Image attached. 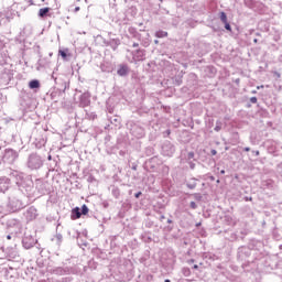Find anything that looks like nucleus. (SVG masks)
<instances>
[{"instance_id": "43", "label": "nucleus", "mask_w": 282, "mask_h": 282, "mask_svg": "<svg viewBox=\"0 0 282 282\" xmlns=\"http://www.w3.org/2000/svg\"><path fill=\"white\" fill-rule=\"evenodd\" d=\"M7 239H12V236H11V235H8V236H7Z\"/></svg>"}, {"instance_id": "52", "label": "nucleus", "mask_w": 282, "mask_h": 282, "mask_svg": "<svg viewBox=\"0 0 282 282\" xmlns=\"http://www.w3.org/2000/svg\"><path fill=\"white\" fill-rule=\"evenodd\" d=\"M161 219H164V216H161Z\"/></svg>"}, {"instance_id": "34", "label": "nucleus", "mask_w": 282, "mask_h": 282, "mask_svg": "<svg viewBox=\"0 0 282 282\" xmlns=\"http://www.w3.org/2000/svg\"><path fill=\"white\" fill-rule=\"evenodd\" d=\"M57 272H59V274H64L65 270L58 268V269H57Z\"/></svg>"}, {"instance_id": "10", "label": "nucleus", "mask_w": 282, "mask_h": 282, "mask_svg": "<svg viewBox=\"0 0 282 282\" xmlns=\"http://www.w3.org/2000/svg\"><path fill=\"white\" fill-rule=\"evenodd\" d=\"M37 213H36V208L34 207H30L28 210H26V219H36L37 217Z\"/></svg>"}, {"instance_id": "4", "label": "nucleus", "mask_w": 282, "mask_h": 282, "mask_svg": "<svg viewBox=\"0 0 282 282\" xmlns=\"http://www.w3.org/2000/svg\"><path fill=\"white\" fill-rule=\"evenodd\" d=\"M10 80H12V72L8 68H3L0 72V86L6 87V85H10Z\"/></svg>"}, {"instance_id": "41", "label": "nucleus", "mask_w": 282, "mask_h": 282, "mask_svg": "<svg viewBox=\"0 0 282 282\" xmlns=\"http://www.w3.org/2000/svg\"><path fill=\"white\" fill-rule=\"evenodd\" d=\"M243 151L248 152V151H250V148L247 147V148L243 149Z\"/></svg>"}, {"instance_id": "20", "label": "nucleus", "mask_w": 282, "mask_h": 282, "mask_svg": "<svg viewBox=\"0 0 282 282\" xmlns=\"http://www.w3.org/2000/svg\"><path fill=\"white\" fill-rule=\"evenodd\" d=\"M55 239L57 241V246H61V243H63V235L56 234Z\"/></svg>"}, {"instance_id": "2", "label": "nucleus", "mask_w": 282, "mask_h": 282, "mask_svg": "<svg viewBox=\"0 0 282 282\" xmlns=\"http://www.w3.org/2000/svg\"><path fill=\"white\" fill-rule=\"evenodd\" d=\"M43 166V158L37 153H31L26 159V167L30 171H39Z\"/></svg>"}, {"instance_id": "39", "label": "nucleus", "mask_w": 282, "mask_h": 282, "mask_svg": "<svg viewBox=\"0 0 282 282\" xmlns=\"http://www.w3.org/2000/svg\"><path fill=\"white\" fill-rule=\"evenodd\" d=\"M187 263H189V264H191V263H195V260H194V259H191V260L187 261Z\"/></svg>"}, {"instance_id": "36", "label": "nucleus", "mask_w": 282, "mask_h": 282, "mask_svg": "<svg viewBox=\"0 0 282 282\" xmlns=\"http://www.w3.org/2000/svg\"><path fill=\"white\" fill-rule=\"evenodd\" d=\"M193 269H194V270H199V265L194 264V265H193Z\"/></svg>"}, {"instance_id": "44", "label": "nucleus", "mask_w": 282, "mask_h": 282, "mask_svg": "<svg viewBox=\"0 0 282 282\" xmlns=\"http://www.w3.org/2000/svg\"><path fill=\"white\" fill-rule=\"evenodd\" d=\"M210 180H212V182H215V177L214 176H210Z\"/></svg>"}, {"instance_id": "13", "label": "nucleus", "mask_w": 282, "mask_h": 282, "mask_svg": "<svg viewBox=\"0 0 282 282\" xmlns=\"http://www.w3.org/2000/svg\"><path fill=\"white\" fill-rule=\"evenodd\" d=\"M82 215H83V214H82L79 207H75V208L72 210V219H80Z\"/></svg>"}, {"instance_id": "21", "label": "nucleus", "mask_w": 282, "mask_h": 282, "mask_svg": "<svg viewBox=\"0 0 282 282\" xmlns=\"http://www.w3.org/2000/svg\"><path fill=\"white\" fill-rule=\"evenodd\" d=\"M112 195L116 197V199H118V197H120V189L117 187L112 188Z\"/></svg>"}, {"instance_id": "33", "label": "nucleus", "mask_w": 282, "mask_h": 282, "mask_svg": "<svg viewBox=\"0 0 282 282\" xmlns=\"http://www.w3.org/2000/svg\"><path fill=\"white\" fill-rule=\"evenodd\" d=\"M140 195H142V192H138L137 194H134V197L138 199V197H140Z\"/></svg>"}, {"instance_id": "37", "label": "nucleus", "mask_w": 282, "mask_h": 282, "mask_svg": "<svg viewBox=\"0 0 282 282\" xmlns=\"http://www.w3.org/2000/svg\"><path fill=\"white\" fill-rule=\"evenodd\" d=\"M80 11V7H76L74 12H79Z\"/></svg>"}, {"instance_id": "18", "label": "nucleus", "mask_w": 282, "mask_h": 282, "mask_svg": "<svg viewBox=\"0 0 282 282\" xmlns=\"http://www.w3.org/2000/svg\"><path fill=\"white\" fill-rule=\"evenodd\" d=\"M155 36H156V39H164V37L169 36V32H166V31H158L155 33Z\"/></svg>"}, {"instance_id": "49", "label": "nucleus", "mask_w": 282, "mask_h": 282, "mask_svg": "<svg viewBox=\"0 0 282 282\" xmlns=\"http://www.w3.org/2000/svg\"><path fill=\"white\" fill-rule=\"evenodd\" d=\"M52 78H53L54 80H56V77H54V75H52Z\"/></svg>"}, {"instance_id": "25", "label": "nucleus", "mask_w": 282, "mask_h": 282, "mask_svg": "<svg viewBox=\"0 0 282 282\" xmlns=\"http://www.w3.org/2000/svg\"><path fill=\"white\" fill-rule=\"evenodd\" d=\"M194 199H196V202H202V194L199 193L194 194Z\"/></svg>"}, {"instance_id": "7", "label": "nucleus", "mask_w": 282, "mask_h": 282, "mask_svg": "<svg viewBox=\"0 0 282 282\" xmlns=\"http://www.w3.org/2000/svg\"><path fill=\"white\" fill-rule=\"evenodd\" d=\"M163 154L171 156L175 153V147L171 142H165L162 147Z\"/></svg>"}, {"instance_id": "22", "label": "nucleus", "mask_w": 282, "mask_h": 282, "mask_svg": "<svg viewBox=\"0 0 282 282\" xmlns=\"http://www.w3.org/2000/svg\"><path fill=\"white\" fill-rule=\"evenodd\" d=\"M182 273L184 274V276H191V269H188V268H183V269H182Z\"/></svg>"}, {"instance_id": "28", "label": "nucleus", "mask_w": 282, "mask_h": 282, "mask_svg": "<svg viewBox=\"0 0 282 282\" xmlns=\"http://www.w3.org/2000/svg\"><path fill=\"white\" fill-rule=\"evenodd\" d=\"M195 158V152H188L187 160H193Z\"/></svg>"}, {"instance_id": "9", "label": "nucleus", "mask_w": 282, "mask_h": 282, "mask_svg": "<svg viewBox=\"0 0 282 282\" xmlns=\"http://www.w3.org/2000/svg\"><path fill=\"white\" fill-rule=\"evenodd\" d=\"M145 52L147 51H144V50H137V51L132 52L133 61H144V56H147Z\"/></svg>"}, {"instance_id": "48", "label": "nucleus", "mask_w": 282, "mask_h": 282, "mask_svg": "<svg viewBox=\"0 0 282 282\" xmlns=\"http://www.w3.org/2000/svg\"><path fill=\"white\" fill-rule=\"evenodd\" d=\"M253 43H258V40H257V39H254V40H253Z\"/></svg>"}, {"instance_id": "15", "label": "nucleus", "mask_w": 282, "mask_h": 282, "mask_svg": "<svg viewBox=\"0 0 282 282\" xmlns=\"http://www.w3.org/2000/svg\"><path fill=\"white\" fill-rule=\"evenodd\" d=\"M187 188H189L191 191H193L194 188H196L197 186V181H195V178H192L191 181H188L186 183Z\"/></svg>"}, {"instance_id": "51", "label": "nucleus", "mask_w": 282, "mask_h": 282, "mask_svg": "<svg viewBox=\"0 0 282 282\" xmlns=\"http://www.w3.org/2000/svg\"><path fill=\"white\" fill-rule=\"evenodd\" d=\"M115 120V122H118V119H113Z\"/></svg>"}, {"instance_id": "24", "label": "nucleus", "mask_w": 282, "mask_h": 282, "mask_svg": "<svg viewBox=\"0 0 282 282\" xmlns=\"http://www.w3.org/2000/svg\"><path fill=\"white\" fill-rule=\"evenodd\" d=\"M87 213H89V207H87V205H83L82 206V215H87Z\"/></svg>"}, {"instance_id": "47", "label": "nucleus", "mask_w": 282, "mask_h": 282, "mask_svg": "<svg viewBox=\"0 0 282 282\" xmlns=\"http://www.w3.org/2000/svg\"><path fill=\"white\" fill-rule=\"evenodd\" d=\"M261 88H263V86H258V87H257V89H261Z\"/></svg>"}, {"instance_id": "23", "label": "nucleus", "mask_w": 282, "mask_h": 282, "mask_svg": "<svg viewBox=\"0 0 282 282\" xmlns=\"http://www.w3.org/2000/svg\"><path fill=\"white\" fill-rule=\"evenodd\" d=\"M132 133L135 135V138H142L144 135V130H139L138 134H135V130H132Z\"/></svg>"}, {"instance_id": "42", "label": "nucleus", "mask_w": 282, "mask_h": 282, "mask_svg": "<svg viewBox=\"0 0 282 282\" xmlns=\"http://www.w3.org/2000/svg\"><path fill=\"white\" fill-rule=\"evenodd\" d=\"M167 135H171V130H166Z\"/></svg>"}, {"instance_id": "30", "label": "nucleus", "mask_w": 282, "mask_h": 282, "mask_svg": "<svg viewBox=\"0 0 282 282\" xmlns=\"http://www.w3.org/2000/svg\"><path fill=\"white\" fill-rule=\"evenodd\" d=\"M252 153H253V155H256V158H259V155H260L259 150L252 151Z\"/></svg>"}, {"instance_id": "6", "label": "nucleus", "mask_w": 282, "mask_h": 282, "mask_svg": "<svg viewBox=\"0 0 282 282\" xmlns=\"http://www.w3.org/2000/svg\"><path fill=\"white\" fill-rule=\"evenodd\" d=\"M35 188L40 195H45L47 193V182L42 181V180H36L35 181Z\"/></svg>"}, {"instance_id": "35", "label": "nucleus", "mask_w": 282, "mask_h": 282, "mask_svg": "<svg viewBox=\"0 0 282 282\" xmlns=\"http://www.w3.org/2000/svg\"><path fill=\"white\" fill-rule=\"evenodd\" d=\"M132 47H140V44L139 43H133Z\"/></svg>"}, {"instance_id": "40", "label": "nucleus", "mask_w": 282, "mask_h": 282, "mask_svg": "<svg viewBox=\"0 0 282 282\" xmlns=\"http://www.w3.org/2000/svg\"><path fill=\"white\" fill-rule=\"evenodd\" d=\"M220 174H221V175H225V174H226V171H225V170H221V171H220Z\"/></svg>"}, {"instance_id": "46", "label": "nucleus", "mask_w": 282, "mask_h": 282, "mask_svg": "<svg viewBox=\"0 0 282 282\" xmlns=\"http://www.w3.org/2000/svg\"><path fill=\"white\" fill-rule=\"evenodd\" d=\"M154 43L158 45V43H160V41L155 40Z\"/></svg>"}, {"instance_id": "45", "label": "nucleus", "mask_w": 282, "mask_h": 282, "mask_svg": "<svg viewBox=\"0 0 282 282\" xmlns=\"http://www.w3.org/2000/svg\"><path fill=\"white\" fill-rule=\"evenodd\" d=\"M167 224H173V220L169 219V220H167Z\"/></svg>"}, {"instance_id": "50", "label": "nucleus", "mask_w": 282, "mask_h": 282, "mask_svg": "<svg viewBox=\"0 0 282 282\" xmlns=\"http://www.w3.org/2000/svg\"><path fill=\"white\" fill-rule=\"evenodd\" d=\"M164 282H171V280L166 279Z\"/></svg>"}, {"instance_id": "3", "label": "nucleus", "mask_w": 282, "mask_h": 282, "mask_svg": "<svg viewBox=\"0 0 282 282\" xmlns=\"http://www.w3.org/2000/svg\"><path fill=\"white\" fill-rule=\"evenodd\" d=\"M2 160L6 164H14L19 160V152L13 149H6Z\"/></svg>"}, {"instance_id": "19", "label": "nucleus", "mask_w": 282, "mask_h": 282, "mask_svg": "<svg viewBox=\"0 0 282 282\" xmlns=\"http://www.w3.org/2000/svg\"><path fill=\"white\" fill-rule=\"evenodd\" d=\"M220 21H223V23H228V15H226V12H220Z\"/></svg>"}, {"instance_id": "12", "label": "nucleus", "mask_w": 282, "mask_h": 282, "mask_svg": "<svg viewBox=\"0 0 282 282\" xmlns=\"http://www.w3.org/2000/svg\"><path fill=\"white\" fill-rule=\"evenodd\" d=\"M118 76H127L129 74V66L121 65L117 70Z\"/></svg>"}, {"instance_id": "32", "label": "nucleus", "mask_w": 282, "mask_h": 282, "mask_svg": "<svg viewBox=\"0 0 282 282\" xmlns=\"http://www.w3.org/2000/svg\"><path fill=\"white\" fill-rule=\"evenodd\" d=\"M189 169H192V171L195 169V163L189 162Z\"/></svg>"}, {"instance_id": "5", "label": "nucleus", "mask_w": 282, "mask_h": 282, "mask_svg": "<svg viewBox=\"0 0 282 282\" xmlns=\"http://www.w3.org/2000/svg\"><path fill=\"white\" fill-rule=\"evenodd\" d=\"M36 245V239L32 236H24L22 239V246L25 248V250H30V248H34Z\"/></svg>"}, {"instance_id": "31", "label": "nucleus", "mask_w": 282, "mask_h": 282, "mask_svg": "<svg viewBox=\"0 0 282 282\" xmlns=\"http://www.w3.org/2000/svg\"><path fill=\"white\" fill-rule=\"evenodd\" d=\"M214 130L217 131V132L221 131V126H216V127L214 128Z\"/></svg>"}, {"instance_id": "8", "label": "nucleus", "mask_w": 282, "mask_h": 282, "mask_svg": "<svg viewBox=\"0 0 282 282\" xmlns=\"http://www.w3.org/2000/svg\"><path fill=\"white\" fill-rule=\"evenodd\" d=\"M10 188V178L3 176L0 177V193H6Z\"/></svg>"}, {"instance_id": "38", "label": "nucleus", "mask_w": 282, "mask_h": 282, "mask_svg": "<svg viewBox=\"0 0 282 282\" xmlns=\"http://www.w3.org/2000/svg\"><path fill=\"white\" fill-rule=\"evenodd\" d=\"M212 155H217V150H212Z\"/></svg>"}, {"instance_id": "29", "label": "nucleus", "mask_w": 282, "mask_h": 282, "mask_svg": "<svg viewBox=\"0 0 282 282\" xmlns=\"http://www.w3.org/2000/svg\"><path fill=\"white\" fill-rule=\"evenodd\" d=\"M257 97H251L250 98V102L252 104V105H257Z\"/></svg>"}, {"instance_id": "11", "label": "nucleus", "mask_w": 282, "mask_h": 282, "mask_svg": "<svg viewBox=\"0 0 282 282\" xmlns=\"http://www.w3.org/2000/svg\"><path fill=\"white\" fill-rule=\"evenodd\" d=\"M90 102L91 101L89 100V95H87V94L82 95V97H80V106L82 107H89Z\"/></svg>"}, {"instance_id": "17", "label": "nucleus", "mask_w": 282, "mask_h": 282, "mask_svg": "<svg viewBox=\"0 0 282 282\" xmlns=\"http://www.w3.org/2000/svg\"><path fill=\"white\" fill-rule=\"evenodd\" d=\"M67 52H69V50H59L58 51V54L62 56V58L64 59V61H67V56H72V54H67Z\"/></svg>"}, {"instance_id": "16", "label": "nucleus", "mask_w": 282, "mask_h": 282, "mask_svg": "<svg viewBox=\"0 0 282 282\" xmlns=\"http://www.w3.org/2000/svg\"><path fill=\"white\" fill-rule=\"evenodd\" d=\"M47 12H50V8H42L39 11V17H41V19H43L44 17H47Z\"/></svg>"}, {"instance_id": "1", "label": "nucleus", "mask_w": 282, "mask_h": 282, "mask_svg": "<svg viewBox=\"0 0 282 282\" xmlns=\"http://www.w3.org/2000/svg\"><path fill=\"white\" fill-rule=\"evenodd\" d=\"M10 177L15 181L18 187L10 191L7 206L12 213H17V210L25 208V203H23L25 198V193H23V175L19 172H12Z\"/></svg>"}, {"instance_id": "26", "label": "nucleus", "mask_w": 282, "mask_h": 282, "mask_svg": "<svg viewBox=\"0 0 282 282\" xmlns=\"http://www.w3.org/2000/svg\"><path fill=\"white\" fill-rule=\"evenodd\" d=\"M189 208H192L193 210H196L197 204L195 202H191L189 203Z\"/></svg>"}, {"instance_id": "27", "label": "nucleus", "mask_w": 282, "mask_h": 282, "mask_svg": "<svg viewBox=\"0 0 282 282\" xmlns=\"http://www.w3.org/2000/svg\"><path fill=\"white\" fill-rule=\"evenodd\" d=\"M225 29L228 30V32L232 31V28L230 26V23L225 22Z\"/></svg>"}, {"instance_id": "14", "label": "nucleus", "mask_w": 282, "mask_h": 282, "mask_svg": "<svg viewBox=\"0 0 282 282\" xmlns=\"http://www.w3.org/2000/svg\"><path fill=\"white\" fill-rule=\"evenodd\" d=\"M29 87L30 89H39V87H41V83L39 79H33L29 83Z\"/></svg>"}]
</instances>
